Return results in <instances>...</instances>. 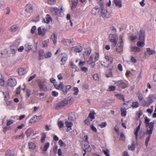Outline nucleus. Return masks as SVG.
<instances>
[{"instance_id": "obj_1", "label": "nucleus", "mask_w": 156, "mask_h": 156, "mask_svg": "<svg viewBox=\"0 0 156 156\" xmlns=\"http://www.w3.org/2000/svg\"><path fill=\"white\" fill-rule=\"evenodd\" d=\"M99 54L96 52L94 54L92 55L87 61L88 63L91 65V68H94L95 66V62L98 60L99 58Z\"/></svg>"}, {"instance_id": "obj_2", "label": "nucleus", "mask_w": 156, "mask_h": 156, "mask_svg": "<svg viewBox=\"0 0 156 156\" xmlns=\"http://www.w3.org/2000/svg\"><path fill=\"white\" fill-rule=\"evenodd\" d=\"M73 99L71 97H69L65 98L63 100L58 103L56 108L57 109L61 108L69 104H70L71 101Z\"/></svg>"}, {"instance_id": "obj_3", "label": "nucleus", "mask_w": 156, "mask_h": 156, "mask_svg": "<svg viewBox=\"0 0 156 156\" xmlns=\"http://www.w3.org/2000/svg\"><path fill=\"white\" fill-rule=\"evenodd\" d=\"M102 1L101 0H100V3L101 4L100 9L101 10V16L105 19L109 18L110 16V13L109 12H108L106 9H104V5L102 3Z\"/></svg>"}, {"instance_id": "obj_4", "label": "nucleus", "mask_w": 156, "mask_h": 156, "mask_svg": "<svg viewBox=\"0 0 156 156\" xmlns=\"http://www.w3.org/2000/svg\"><path fill=\"white\" fill-rule=\"evenodd\" d=\"M150 119H148L147 117H144V122L147 127L148 128L150 132H151V130H153L154 122V121L149 122Z\"/></svg>"}, {"instance_id": "obj_5", "label": "nucleus", "mask_w": 156, "mask_h": 156, "mask_svg": "<svg viewBox=\"0 0 156 156\" xmlns=\"http://www.w3.org/2000/svg\"><path fill=\"white\" fill-rule=\"evenodd\" d=\"M115 84H116L119 88L124 89L127 86V84L122 80L117 81H115Z\"/></svg>"}, {"instance_id": "obj_6", "label": "nucleus", "mask_w": 156, "mask_h": 156, "mask_svg": "<svg viewBox=\"0 0 156 156\" xmlns=\"http://www.w3.org/2000/svg\"><path fill=\"white\" fill-rule=\"evenodd\" d=\"M59 56L62 58L61 65H64L67 59L68 56L67 55L66 53H62L59 55Z\"/></svg>"}, {"instance_id": "obj_7", "label": "nucleus", "mask_w": 156, "mask_h": 156, "mask_svg": "<svg viewBox=\"0 0 156 156\" xmlns=\"http://www.w3.org/2000/svg\"><path fill=\"white\" fill-rule=\"evenodd\" d=\"M150 130H149L148 128H147L146 129V133L144 134H148V136L147 137L145 141V144L146 146H147L148 144V142L150 140L151 135L152 134L153 130H151V132H149Z\"/></svg>"}, {"instance_id": "obj_8", "label": "nucleus", "mask_w": 156, "mask_h": 156, "mask_svg": "<svg viewBox=\"0 0 156 156\" xmlns=\"http://www.w3.org/2000/svg\"><path fill=\"white\" fill-rule=\"evenodd\" d=\"M8 85L11 87H13L16 84V81L15 78L12 77L11 78L8 80Z\"/></svg>"}, {"instance_id": "obj_9", "label": "nucleus", "mask_w": 156, "mask_h": 156, "mask_svg": "<svg viewBox=\"0 0 156 156\" xmlns=\"http://www.w3.org/2000/svg\"><path fill=\"white\" fill-rule=\"evenodd\" d=\"M38 34L39 35L43 37L44 36L46 32L47 29L45 28H43L42 29L41 27H39L37 28Z\"/></svg>"}, {"instance_id": "obj_10", "label": "nucleus", "mask_w": 156, "mask_h": 156, "mask_svg": "<svg viewBox=\"0 0 156 156\" xmlns=\"http://www.w3.org/2000/svg\"><path fill=\"white\" fill-rule=\"evenodd\" d=\"M120 39L121 41L117 44L116 47V51L119 52H120L122 51L123 48V43L122 38H120Z\"/></svg>"}, {"instance_id": "obj_11", "label": "nucleus", "mask_w": 156, "mask_h": 156, "mask_svg": "<svg viewBox=\"0 0 156 156\" xmlns=\"http://www.w3.org/2000/svg\"><path fill=\"white\" fill-rule=\"evenodd\" d=\"M82 148L83 151L85 152H90L91 149L89 144V142H87L84 144Z\"/></svg>"}, {"instance_id": "obj_12", "label": "nucleus", "mask_w": 156, "mask_h": 156, "mask_svg": "<svg viewBox=\"0 0 156 156\" xmlns=\"http://www.w3.org/2000/svg\"><path fill=\"white\" fill-rule=\"evenodd\" d=\"M38 86L40 90H43L44 91H47V88L46 87L45 83L43 82H39L38 83Z\"/></svg>"}, {"instance_id": "obj_13", "label": "nucleus", "mask_w": 156, "mask_h": 156, "mask_svg": "<svg viewBox=\"0 0 156 156\" xmlns=\"http://www.w3.org/2000/svg\"><path fill=\"white\" fill-rule=\"evenodd\" d=\"M8 56V51L7 49L0 51V58L7 57Z\"/></svg>"}, {"instance_id": "obj_14", "label": "nucleus", "mask_w": 156, "mask_h": 156, "mask_svg": "<svg viewBox=\"0 0 156 156\" xmlns=\"http://www.w3.org/2000/svg\"><path fill=\"white\" fill-rule=\"evenodd\" d=\"M109 38L111 42H115L118 41V37L115 35L111 34L109 35Z\"/></svg>"}, {"instance_id": "obj_15", "label": "nucleus", "mask_w": 156, "mask_h": 156, "mask_svg": "<svg viewBox=\"0 0 156 156\" xmlns=\"http://www.w3.org/2000/svg\"><path fill=\"white\" fill-rule=\"evenodd\" d=\"M54 11L56 14L59 16L62 17L64 16V14L63 12V9L62 8L60 9L58 8L54 9Z\"/></svg>"}, {"instance_id": "obj_16", "label": "nucleus", "mask_w": 156, "mask_h": 156, "mask_svg": "<svg viewBox=\"0 0 156 156\" xmlns=\"http://www.w3.org/2000/svg\"><path fill=\"white\" fill-rule=\"evenodd\" d=\"M145 32L144 30H141L139 34V40L140 41H144Z\"/></svg>"}, {"instance_id": "obj_17", "label": "nucleus", "mask_w": 156, "mask_h": 156, "mask_svg": "<svg viewBox=\"0 0 156 156\" xmlns=\"http://www.w3.org/2000/svg\"><path fill=\"white\" fill-rule=\"evenodd\" d=\"M65 124L66 126L67 127L66 130L67 132L72 129V127L73 126V123L72 122H69L68 120L66 121Z\"/></svg>"}, {"instance_id": "obj_18", "label": "nucleus", "mask_w": 156, "mask_h": 156, "mask_svg": "<svg viewBox=\"0 0 156 156\" xmlns=\"http://www.w3.org/2000/svg\"><path fill=\"white\" fill-rule=\"evenodd\" d=\"M82 46L78 45L73 47L72 49L75 52H80L82 51Z\"/></svg>"}, {"instance_id": "obj_19", "label": "nucleus", "mask_w": 156, "mask_h": 156, "mask_svg": "<svg viewBox=\"0 0 156 156\" xmlns=\"http://www.w3.org/2000/svg\"><path fill=\"white\" fill-rule=\"evenodd\" d=\"M25 11L27 13H30L33 11V8L31 5L30 4H27L25 6Z\"/></svg>"}, {"instance_id": "obj_20", "label": "nucleus", "mask_w": 156, "mask_h": 156, "mask_svg": "<svg viewBox=\"0 0 156 156\" xmlns=\"http://www.w3.org/2000/svg\"><path fill=\"white\" fill-rule=\"evenodd\" d=\"M105 58L107 63V66H109L110 64L112 63L113 58L109 56H105Z\"/></svg>"}, {"instance_id": "obj_21", "label": "nucleus", "mask_w": 156, "mask_h": 156, "mask_svg": "<svg viewBox=\"0 0 156 156\" xmlns=\"http://www.w3.org/2000/svg\"><path fill=\"white\" fill-rule=\"evenodd\" d=\"M154 51L151 50L150 48L147 49L145 53V55L146 56H148V55H152L155 53Z\"/></svg>"}, {"instance_id": "obj_22", "label": "nucleus", "mask_w": 156, "mask_h": 156, "mask_svg": "<svg viewBox=\"0 0 156 156\" xmlns=\"http://www.w3.org/2000/svg\"><path fill=\"white\" fill-rule=\"evenodd\" d=\"M54 87L56 89L60 90L62 91L63 89V85L62 83L61 82H60L58 85L57 84L55 85Z\"/></svg>"}, {"instance_id": "obj_23", "label": "nucleus", "mask_w": 156, "mask_h": 156, "mask_svg": "<svg viewBox=\"0 0 156 156\" xmlns=\"http://www.w3.org/2000/svg\"><path fill=\"white\" fill-rule=\"evenodd\" d=\"M18 73L20 75H23L27 73V71L25 69L23 68H20L18 69Z\"/></svg>"}, {"instance_id": "obj_24", "label": "nucleus", "mask_w": 156, "mask_h": 156, "mask_svg": "<svg viewBox=\"0 0 156 156\" xmlns=\"http://www.w3.org/2000/svg\"><path fill=\"white\" fill-rule=\"evenodd\" d=\"M26 133L27 136V137L30 136L32 134H33V135H35V133H34L33 132V131L31 129L29 128L28 129L26 132Z\"/></svg>"}, {"instance_id": "obj_25", "label": "nucleus", "mask_w": 156, "mask_h": 156, "mask_svg": "<svg viewBox=\"0 0 156 156\" xmlns=\"http://www.w3.org/2000/svg\"><path fill=\"white\" fill-rule=\"evenodd\" d=\"M10 29L11 32L14 33L18 30L19 27L16 25H14L11 26Z\"/></svg>"}, {"instance_id": "obj_26", "label": "nucleus", "mask_w": 156, "mask_h": 156, "mask_svg": "<svg viewBox=\"0 0 156 156\" xmlns=\"http://www.w3.org/2000/svg\"><path fill=\"white\" fill-rule=\"evenodd\" d=\"M114 2L116 6L119 8L122 7V3L121 0H114Z\"/></svg>"}, {"instance_id": "obj_27", "label": "nucleus", "mask_w": 156, "mask_h": 156, "mask_svg": "<svg viewBox=\"0 0 156 156\" xmlns=\"http://www.w3.org/2000/svg\"><path fill=\"white\" fill-rule=\"evenodd\" d=\"M140 125L141 122H140L139 126L137 127L136 129L135 130L134 135H135V139L136 140H137V139L138 133L140 129Z\"/></svg>"}, {"instance_id": "obj_28", "label": "nucleus", "mask_w": 156, "mask_h": 156, "mask_svg": "<svg viewBox=\"0 0 156 156\" xmlns=\"http://www.w3.org/2000/svg\"><path fill=\"white\" fill-rule=\"evenodd\" d=\"M45 54L44 51L42 50H40L39 51V59L42 60L43 59V57L45 56Z\"/></svg>"}, {"instance_id": "obj_29", "label": "nucleus", "mask_w": 156, "mask_h": 156, "mask_svg": "<svg viewBox=\"0 0 156 156\" xmlns=\"http://www.w3.org/2000/svg\"><path fill=\"white\" fill-rule=\"evenodd\" d=\"M112 69V67L110 68V70H109L108 71L107 73L105 74V75L107 77H112V73L111 71V70Z\"/></svg>"}, {"instance_id": "obj_30", "label": "nucleus", "mask_w": 156, "mask_h": 156, "mask_svg": "<svg viewBox=\"0 0 156 156\" xmlns=\"http://www.w3.org/2000/svg\"><path fill=\"white\" fill-rule=\"evenodd\" d=\"M131 51L135 52H138L140 51V48L136 46L131 47Z\"/></svg>"}, {"instance_id": "obj_31", "label": "nucleus", "mask_w": 156, "mask_h": 156, "mask_svg": "<svg viewBox=\"0 0 156 156\" xmlns=\"http://www.w3.org/2000/svg\"><path fill=\"white\" fill-rule=\"evenodd\" d=\"M81 138H82L83 140H84L86 143L89 142L88 141V137L87 135H85L84 134H82V135L80 136Z\"/></svg>"}, {"instance_id": "obj_32", "label": "nucleus", "mask_w": 156, "mask_h": 156, "mask_svg": "<svg viewBox=\"0 0 156 156\" xmlns=\"http://www.w3.org/2000/svg\"><path fill=\"white\" fill-rule=\"evenodd\" d=\"M155 96L154 95H150L147 98L149 104L152 103L154 99Z\"/></svg>"}, {"instance_id": "obj_33", "label": "nucleus", "mask_w": 156, "mask_h": 156, "mask_svg": "<svg viewBox=\"0 0 156 156\" xmlns=\"http://www.w3.org/2000/svg\"><path fill=\"white\" fill-rule=\"evenodd\" d=\"M96 113L94 111L91 112L88 115L89 117L91 119V121L95 118L94 116Z\"/></svg>"}, {"instance_id": "obj_34", "label": "nucleus", "mask_w": 156, "mask_h": 156, "mask_svg": "<svg viewBox=\"0 0 156 156\" xmlns=\"http://www.w3.org/2000/svg\"><path fill=\"white\" fill-rule=\"evenodd\" d=\"M139 106V104L137 101L133 102L132 103V105L131 107H132L133 109L136 108L138 107Z\"/></svg>"}, {"instance_id": "obj_35", "label": "nucleus", "mask_w": 156, "mask_h": 156, "mask_svg": "<svg viewBox=\"0 0 156 156\" xmlns=\"http://www.w3.org/2000/svg\"><path fill=\"white\" fill-rule=\"evenodd\" d=\"M71 86L70 85H68L65 87V88L62 90V92L64 94H66V93L71 89Z\"/></svg>"}, {"instance_id": "obj_36", "label": "nucleus", "mask_w": 156, "mask_h": 156, "mask_svg": "<svg viewBox=\"0 0 156 156\" xmlns=\"http://www.w3.org/2000/svg\"><path fill=\"white\" fill-rule=\"evenodd\" d=\"M25 50L27 51H28L30 50L31 49V45L30 43H27L25 45Z\"/></svg>"}, {"instance_id": "obj_37", "label": "nucleus", "mask_w": 156, "mask_h": 156, "mask_svg": "<svg viewBox=\"0 0 156 156\" xmlns=\"http://www.w3.org/2000/svg\"><path fill=\"white\" fill-rule=\"evenodd\" d=\"M115 97L119 99H122L123 101H125L124 96V95H122L121 94H116L115 95Z\"/></svg>"}, {"instance_id": "obj_38", "label": "nucleus", "mask_w": 156, "mask_h": 156, "mask_svg": "<svg viewBox=\"0 0 156 156\" xmlns=\"http://www.w3.org/2000/svg\"><path fill=\"white\" fill-rule=\"evenodd\" d=\"M5 156H14V153L10 150H8L5 152Z\"/></svg>"}, {"instance_id": "obj_39", "label": "nucleus", "mask_w": 156, "mask_h": 156, "mask_svg": "<svg viewBox=\"0 0 156 156\" xmlns=\"http://www.w3.org/2000/svg\"><path fill=\"white\" fill-rule=\"evenodd\" d=\"M3 95L4 96V100L6 101L8 100L9 98V95L8 91L3 92Z\"/></svg>"}, {"instance_id": "obj_40", "label": "nucleus", "mask_w": 156, "mask_h": 156, "mask_svg": "<svg viewBox=\"0 0 156 156\" xmlns=\"http://www.w3.org/2000/svg\"><path fill=\"white\" fill-rule=\"evenodd\" d=\"M144 41H138L137 42L136 45L139 47H143L145 43H144Z\"/></svg>"}, {"instance_id": "obj_41", "label": "nucleus", "mask_w": 156, "mask_h": 156, "mask_svg": "<svg viewBox=\"0 0 156 156\" xmlns=\"http://www.w3.org/2000/svg\"><path fill=\"white\" fill-rule=\"evenodd\" d=\"M28 146L29 148L32 149H35L36 147L35 144L32 142H30L28 143Z\"/></svg>"}, {"instance_id": "obj_42", "label": "nucleus", "mask_w": 156, "mask_h": 156, "mask_svg": "<svg viewBox=\"0 0 156 156\" xmlns=\"http://www.w3.org/2000/svg\"><path fill=\"white\" fill-rule=\"evenodd\" d=\"M49 42V40L48 39L42 42L43 47L44 48H47L48 46V44Z\"/></svg>"}, {"instance_id": "obj_43", "label": "nucleus", "mask_w": 156, "mask_h": 156, "mask_svg": "<svg viewBox=\"0 0 156 156\" xmlns=\"http://www.w3.org/2000/svg\"><path fill=\"white\" fill-rule=\"evenodd\" d=\"M137 37L136 36L131 35L129 36L128 37L129 40L131 42H133L137 38Z\"/></svg>"}, {"instance_id": "obj_44", "label": "nucleus", "mask_w": 156, "mask_h": 156, "mask_svg": "<svg viewBox=\"0 0 156 156\" xmlns=\"http://www.w3.org/2000/svg\"><path fill=\"white\" fill-rule=\"evenodd\" d=\"M121 115L122 116H125L126 115V112L125 108H122L121 110Z\"/></svg>"}, {"instance_id": "obj_45", "label": "nucleus", "mask_w": 156, "mask_h": 156, "mask_svg": "<svg viewBox=\"0 0 156 156\" xmlns=\"http://www.w3.org/2000/svg\"><path fill=\"white\" fill-rule=\"evenodd\" d=\"M57 36L55 34H53V37L52 39L53 43L55 45L57 42Z\"/></svg>"}, {"instance_id": "obj_46", "label": "nucleus", "mask_w": 156, "mask_h": 156, "mask_svg": "<svg viewBox=\"0 0 156 156\" xmlns=\"http://www.w3.org/2000/svg\"><path fill=\"white\" fill-rule=\"evenodd\" d=\"M50 145V143L49 142H48L46 144L44 145V149L43 151H47V149L49 147Z\"/></svg>"}, {"instance_id": "obj_47", "label": "nucleus", "mask_w": 156, "mask_h": 156, "mask_svg": "<svg viewBox=\"0 0 156 156\" xmlns=\"http://www.w3.org/2000/svg\"><path fill=\"white\" fill-rule=\"evenodd\" d=\"M37 117V116L36 115H34L29 121L30 123H32L33 122H35L37 121L35 119Z\"/></svg>"}, {"instance_id": "obj_48", "label": "nucleus", "mask_w": 156, "mask_h": 156, "mask_svg": "<svg viewBox=\"0 0 156 156\" xmlns=\"http://www.w3.org/2000/svg\"><path fill=\"white\" fill-rule=\"evenodd\" d=\"M72 7L73 8L75 7L77 5L78 0H72Z\"/></svg>"}, {"instance_id": "obj_49", "label": "nucleus", "mask_w": 156, "mask_h": 156, "mask_svg": "<svg viewBox=\"0 0 156 156\" xmlns=\"http://www.w3.org/2000/svg\"><path fill=\"white\" fill-rule=\"evenodd\" d=\"M99 11H97L95 10V9H92L91 10V12L93 15L96 16L98 13Z\"/></svg>"}, {"instance_id": "obj_50", "label": "nucleus", "mask_w": 156, "mask_h": 156, "mask_svg": "<svg viewBox=\"0 0 156 156\" xmlns=\"http://www.w3.org/2000/svg\"><path fill=\"white\" fill-rule=\"evenodd\" d=\"M58 125L59 128H62L64 126V124L61 121L58 122Z\"/></svg>"}, {"instance_id": "obj_51", "label": "nucleus", "mask_w": 156, "mask_h": 156, "mask_svg": "<svg viewBox=\"0 0 156 156\" xmlns=\"http://www.w3.org/2000/svg\"><path fill=\"white\" fill-rule=\"evenodd\" d=\"M62 42L63 44L65 45H67L68 43H69V41H68V39H63Z\"/></svg>"}, {"instance_id": "obj_52", "label": "nucleus", "mask_w": 156, "mask_h": 156, "mask_svg": "<svg viewBox=\"0 0 156 156\" xmlns=\"http://www.w3.org/2000/svg\"><path fill=\"white\" fill-rule=\"evenodd\" d=\"M107 125V124L106 122H102L99 125V126H100L101 128H103L105 127Z\"/></svg>"}, {"instance_id": "obj_53", "label": "nucleus", "mask_w": 156, "mask_h": 156, "mask_svg": "<svg viewBox=\"0 0 156 156\" xmlns=\"http://www.w3.org/2000/svg\"><path fill=\"white\" fill-rule=\"evenodd\" d=\"M17 50V49L14 47H12L11 48V51L12 53L13 54H14L16 53V51Z\"/></svg>"}, {"instance_id": "obj_54", "label": "nucleus", "mask_w": 156, "mask_h": 156, "mask_svg": "<svg viewBox=\"0 0 156 156\" xmlns=\"http://www.w3.org/2000/svg\"><path fill=\"white\" fill-rule=\"evenodd\" d=\"M24 135L23 133L20 135H17L14 136V137L16 139H19L20 137H22L23 138H24Z\"/></svg>"}, {"instance_id": "obj_55", "label": "nucleus", "mask_w": 156, "mask_h": 156, "mask_svg": "<svg viewBox=\"0 0 156 156\" xmlns=\"http://www.w3.org/2000/svg\"><path fill=\"white\" fill-rule=\"evenodd\" d=\"M44 20L45 23H48L51 21V18L50 17H48L46 18L45 19H44Z\"/></svg>"}, {"instance_id": "obj_56", "label": "nucleus", "mask_w": 156, "mask_h": 156, "mask_svg": "<svg viewBox=\"0 0 156 156\" xmlns=\"http://www.w3.org/2000/svg\"><path fill=\"white\" fill-rule=\"evenodd\" d=\"M51 55L52 54L49 52H48L45 54V57L46 58H48L51 57Z\"/></svg>"}, {"instance_id": "obj_57", "label": "nucleus", "mask_w": 156, "mask_h": 156, "mask_svg": "<svg viewBox=\"0 0 156 156\" xmlns=\"http://www.w3.org/2000/svg\"><path fill=\"white\" fill-rule=\"evenodd\" d=\"M58 143L60 146L61 147L63 146L64 147H65L66 146L65 144L61 140H59L58 141Z\"/></svg>"}, {"instance_id": "obj_58", "label": "nucleus", "mask_w": 156, "mask_h": 156, "mask_svg": "<svg viewBox=\"0 0 156 156\" xmlns=\"http://www.w3.org/2000/svg\"><path fill=\"white\" fill-rule=\"evenodd\" d=\"M128 149L129 150L133 151L134 150V144L133 143H132L130 146L128 147Z\"/></svg>"}, {"instance_id": "obj_59", "label": "nucleus", "mask_w": 156, "mask_h": 156, "mask_svg": "<svg viewBox=\"0 0 156 156\" xmlns=\"http://www.w3.org/2000/svg\"><path fill=\"white\" fill-rule=\"evenodd\" d=\"M115 87L114 86H110L108 88L109 91H113L115 90Z\"/></svg>"}, {"instance_id": "obj_60", "label": "nucleus", "mask_w": 156, "mask_h": 156, "mask_svg": "<svg viewBox=\"0 0 156 156\" xmlns=\"http://www.w3.org/2000/svg\"><path fill=\"white\" fill-rule=\"evenodd\" d=\"M74 92L73 93V94L74 95H76L78 94L79 92V90L78 88L77 87H74Z\"/></svg>"}, {"instance_id": "obj_61", "label": "nucleus", "mask_w": 156, "mask_h": 156, "mask_svg": "<svg viewBox=\"0 0 156 156\" xmlns=\"http://www.w3.org/2000/svg\"><path fill=\"white\" fill-rule=\"evenodd\" d=\"M74 114L72 113L69 114V115L68 117V119L70 120H73L75 119L73 117V115Z\"/></svg>"}, {"instance_id": "obj_62", "label": "nucleus", "mask_w": 156, "mask_h": 156, "mask_svg": "<svg viewBox=\"0 0 156 156\" xmlns=\"http://www.w3.org/2000/svg\"><path fill=\"white\" fill-rule=\"evenodd\" d=\"M50 81L51 83H53L54 86L57 84L55 79L53 78H52L50 79Z\"/></svg>"}, {"instance_id": "obj_63", "label": "nucleus", "mask_w": 156, "mask_h": 156, "mask_svg": "<svg viewBox=\"0 0 156 156\" xmlns=\"http://www.w3.org/2000/svg\"><path fill=\"white\" fill-rule=\"evenodd\" d=\"M125 137L124 134L122 133H121L120 140L123 141L125 140Z\"/></svg>"}, {"instance_id": "obj_64", "label": "nucleus", "mask_w": 156, "mask_h": 156, "mask_svg": "<svg viewBox=\"0 0 156 156\" xmlns=\"http://www.w3.org/2000/svg\"><path fill=\"white\" fill-rule=\"evenodd\" d=\"M91 52V49L89 48H86L85 51L86 54L87 55L90 54Z\"/></svg>"}]
</instances>
